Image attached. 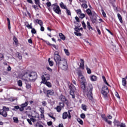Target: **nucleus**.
Returning <instances> with one entry per match:
<instances>
[{
	"mask_svg": "<svg viewBox=\"0 0 127 127\" xmlns=\"http://www.w3.org/2000/svg\"><path fill=\"white\" fill-rule=\"evenodd\" d=\"M77 75L78 76V81H80L81 84V88L84 89V94H86L89 100L92 101L93 100V85L89 84L86 88V79H85V77L80 71L77 73Z\"/></svg>",
	"mask_w": 127,
	"mask_h": 127,
	"instance_id": "1",
	"label": "nucleus"
},
{
	"mask_svg": "<svg viewBox=\"0 0 127 127\" xmlns=\"http://www.w3.org/2000/svg\"><path fill=\"white\" fill-rule=\"evenodd\" d=\"M54 59L57 65H58L59 67L66 71L68 69V64H67V61L65 59L62 60L61 57L59 55L58 51H55L54 53Z\"/></svg>",
	"mask_w": 127,
	"mask_h": 127,
	"instance_id": "2",
	"label": "nucleus"
},
{
	"mask_svg": "<svg viewBox=\"0 0 127 127\" xmlns=\"http://www.w3.org/2000/svg\"><path fill=\"white\" fill-rule=\"evenodd\" d=\"M24 80H29L30 82H33L37 79V74L35 72L28 71L22 76Z\"/></svg>",
	"mask_w": 127,
	"mask_h": 127,
	"instance_id": "3",
	"label": "nucleus"
},
{
	"mask_svg": "<svg viewBox=\"0 0 127 127\" xmlns=\"http://www.w3.org/2000/svg\"><path fill=\"white\" fill-rule=\"evenodd\" d=\"M9 111V108L3 106L2 109H0V115L3 117V118H6L7 117V112Z\"/></svg>",
	"mask_w": 127,
	"mask_h": 127,
	"instance_id": "4",
	"label": "nucleus"
},
{
	"mask_svg": "<svg viewBox=\"0 0 127 127\" xmlns=\"http://www.w3.org/2000/svg\"><path fill=\"white\" fill-rule=\"evenodd\" d=\"M70 89V94L72 96V99H75V92H76V87L73 84L68 86Z\"/></svg>",
	"mask_w": 127,
	"mask_h": 127,
	"instance_id": "5",
	"label": "nucleus"
},
{
	"mask_svg": "<svg viewBox=\"0 0 127 127\" xmlns=\"http://www.w3.org/2000/svg\"><path fill=\"white\" fill-rule=\"evenodd\" d=\"M108 93H109V89L108 88V86H103L102 88L101 94H102L104 97L106 98L108 96Z\"/></svg>",
	"mask_w": 127,
	"mask_h": 127,
	"instance_id": "6",
	"label": "nucleus"
},
{
	"mask_svg": "<svg viewBox=\"0 0 127 127\" xmlns=\"http://www.w3.org/2000/svg\"><path fill=\"white\" fill-rule=\"evenodd\" d=\"M50 80V75L47 74L46 73H44L42 76V82H45Z\"/></svg>",
	"mask_w": 127,
	"mask_h": 127,
	"instance_id": "7",
	"label": "nucleus"
},
{
	"mask_svg": "<svg viewBox=\"0 0 127 127\" xmlns=\"http://www.w3.org/2000/svg\"><path fill=\"white\" fill-rule=\"evenodd\" d=\"M54 6L53 7V10L54 12H56V13H57V14H60V13L61 12V10L60 9V7H59V5L53 4Z\"/></svg>",
	"mask_w": 127,
	"mask_h": 127,
	"instance_id": "8",
	"label": "nucleus"
},
{
	"mask_svg": "<svg viewBox=\"0 0 127 127\" xmlns=\"http://www.w3.org/2000/svg\"><path fill=\"white\" fill-rule=\"evenodd\" d=\"M60 100L63 102V103H65V104H67L68 101L66 99V97L64 96V95H61L59 97Z\"/></svg>",
	"mask_w": 127,
	"mask_h": 127,
	"instance_id": "9",
	"label": "nucleus"
},
{
	"mask_svg": "<svg viewBox=\"0 0 127 127\" xmlns=\"http://www.w3.org/2000/svg\"><path fill=\"white\" fill-rule=\"evenodd\" d=\"M34 23H38L40 26H42L43 25V23L42 22V21L41 20H39L38 19H35L34 20Z\"/></svg>",
	"mask_w": 127,
	"mask_h": 127,
	"instance_id": "10",
	"label": "nucleus"
},
{
	"mask_svg": "<svg viewBox=\"0 0 127 127\" xmlns=\"http://www.w3.org/2000/svg\"><path fill=\"white\" fill-rule=\"evenodd\" d=\"M47 97L49 96H53L54 95V91L53 90H49L47 91Z\"/></svg>",
	"mask_w": 127,
	"mask_h": 127,
	"instance_id": "11",
	"label": "nucleus"
},
{
	"mask_svg": "<svg viewBox=\"0 0 127 127\" xmlns=\"http://www.w3.org/2000/svg\"><path fill=\"white\" fill-rule=\"evenodd\" d=\"M90 78L92 82H96V81H97V76L95 75H92L90 76Z\"/></svg>",
	"mask_w": 127,
	"mask_h": 127,
	"instance_id": "12",
	"label": "nucleus"
},
{
	"mask_svg": "<svg viewBox=\"0 0 127 127\" xmlns=\"http://www.w3.org/2000/svg\"><path fill=\"white\" fill-rule=\"evenodd\" d=\"M84 60L80 59V64L79 67L81 69H84V68L85 67V65H84Z\"/></svg>",
	"mask_w": 127,
	"mask_h": 127,
	"instance_id": "13",
	"label": "nucleus"
},
{
	"mask_svg": "<svg viewBox=\"0 0 127 127\" xmlns=\"http://www.w3.org/2000/svg\"><path fill=\"white\" fill-rule=\"evenodd\" d=\"M42 83H43V84H45V85H46V86H47V87H48L49 88H51L52 87L51 83H50V82L46 81H43L42 82Z\"/></svg>",
	"mask_w": 127,
	"mask_h": 127,
	"instance_id": "14",
	"label": "nucleus"
},
{
	"mask_svg": "<svg viewBox=\"0 0 127 127\" xmlns=\"http://www.w3.org/2000/svg\"><path fill=\"white\" fill-rule=\"evenodd\" d=\"M60 6H61V7L62 8H63V9H67V8L66 5L64 4V3H63L62 2L60 4Z\"/></svg>",
	"mask_w": 127,
	"mask_h": 127,
	"instance_id": "15",
	"label": "nucleus"
},
{
	"mask_svg": "<svg viewBox=\"0 0 127 127\" xmlns=\"http://www.w3.org/2000/svg\"><path fill=\"white\" fill-rule=\"evenodd\" d=\"M67 118H68V113H67L66 112H64L63 114V120H66V119H67Z\"/></svg>",
	"mask_w": 127,
	"mask_h": 127,
	"instance_id": "16",
	"label": "nucleus"
},
{
	"mask_svg": "<svg viewBox=\"0 0 127 127\" xmlns=\"http://www.w3.org/2000/svg\"><path fill=\"white\" fill-rule=\"evenodd\" d=\"M97 16H94L91 19V21L92 22V23H96L97 21Z\"/></svg>",
	"mask_w": 127,
	"mask_h": 127,
	"instance_id": "17",
	"label": "nucleus"
},
{
	"mask_svg": "<svg viewBox=\"0 0 127 127\" xmlns=\"http://www.w3.org/2000/svg\"><path fill=\"white\" fill-rule=\"evenodd\" d=\"M117 16H118V19H119L120 22L121 23H123V18L122 17V15H121V14L118 13Z\"/></svg>",
	"mask_w": 127,
	"mask_h": 127,
	"instance_id": "18",
	"label": "nucleus"
},
{
	"mask_svg": "<svg viewBox=\"0 0 127 127\" xmlns=\"http://www.w3.org/2000/svg\"><path fill=\"white\" fill-rule=\"evenodd\" d=\"M59 36L61 39H62V40H65V36L63 34H62V33H60Z\"/></svg>",
	"mask_w": 127,
	"mask_h": 127,
	"instance_id": "19",
	"label": "nucleus"
},
{
	"mask_svg": "<svg viewBox=\"0 0 127 127\" xmlns=\"http://www.w3.org/2000/svg\"><path fill=\"white\" fill-rule=\"evenodd\" d=\"M86 13H87L89 16H91V15H92V11H91V9L88 8L86 10Z\"/></svg>",
	"mask_w": 127,
	"mask_h": 127,
	"instance_id": "20",
	"label": "nucleus"
},
{
	"mask_svg": "<svg viewBox=\"0 0 127 127\" xmlns=\"http://www.w3.org/2000/svg\"><path fill=\"white\" fill-rule=\"evenodd\" d=\"M87 28H88V29H91L92 30H94V29L93 28V27H92V26H91V24H90V22L87 21Z\"/></svg>",
	"mask_w": 127,
	"mask_h": 127,
	"instance_id": "21",
	"label": "nucleus"
},
{
	"mask_svg": "<svg viewBox=\"0 0 127 127\" xmlns=\"http://www.w3.org/2000/svg\"><path fill=\"white\" fill-rule=\"evenodd\" d=\"M104 120L106 122V123H108L109 125H112V121L108 120V118H103Z\"/></svg>",
	"mask_w": 127,
	"mask_h": 127,
	"instance_id": "22",
	"label": "nucleus"
},
{
	"mask_svg": "<svg viewBox=\"0 0 127 127\" xmlns=\"http://www.w3.org/2000/svg\"><path fill=\"white\" fill-rule=\"evenodd\" d=\"M28 105V101H27L23 103L22 104H21L20 106L23 108H25V107H27Z\"/></svg>",
	"mask_w": 127,
	"mask_h": 127,
	"instance_id": "23",
	"label": "nucleus"
},
{
	"mask_svg": "<svg viewBox=\"0 0 127 127\" xmlns=\"http://www.w3.org/2000/svg\"><path fill=\"white\" fill-rule=\"evenodd\" d=\"M48 61H49V64L50 66L52 67V66H53V65H54V63L53 62V61H50V58H49Z\"/></svg>",
	"mask_w": 127,
	"mask_h": 127,
	"instance_id": "24",
	"label": "nucleus"
},
{
	"mask_svg": "<svg viewBox=\"0 0 127 127\" xmlns=\"http://www.w3.org/2000/svg\"><path fill=\"white\" fill-rule=\"evenodd\" d=\"M86 69L87 72V74H91L92 73V70H91L90 68L88 67V66H86Z\"/></svg>",
	"mask_w": 127,
	"mask_h": 127,
	"instance_id": "25",
	"label": "nucleus"
},
{
	"mask_svg": "<svg viewBox=\"0 0 127 127\" xmlns=\"http://www.w3.org/2000/svg\"><path fill=\"white\" fill-rule=\"evenodd\" d=\"M102 79L104 82V83L107 85V86H109V83H108V82H107V79H106V77H105V76H102Z\"/></svg>",
	"mask_w": 127,
	"mask_h": 127,
	"instance_id": "26",
	"label": "nucleus"
},
{
	"mask_svg": "<svg viewBox=\"0 0 127 127\" xmlns=\"http://www.w3.org/2000/svg\"><path fill=\"white\" fill-rule=\"evenodd\" d=\"M35 4L38 5L40 7V0H34Z\"/></svg>",
	"mask_w": 127,
	"mask_h": 127,
	"instance_id": "27",
	"label": "nucleus"
},
{
	"mask_svg": "<svg viewBox=\"0 0 127 127\" xmlns=\"http://www.w3.org/2000/svg\"><path fill=\"white\" fill-rule=\"evenodd\" d=\"M17 57L19 60H21L22 59V56H21V54L19 53H17Z\"/></svg>",
	"mask_w": 127,
	"mask_h": 127,
	"instance_id": "28",
	"label": "nucleus"
},
{
	"mask_svg": "<svg viewBox=\"0 0 127 127\" xmlns=\"http://www.w3.org/2000/svg\"><path fill=\"white\" fill-rule=\"evenodd\" d=\"M77 121L78 123H79V124H80V125H84V122H83V121L81 120V119L78 118L77 119Z\"/></svg>",
	"mask_w": 127,
	"mask_h": 127,
	"instance_id": "29",
	"label": "nucleus"
},
{
	"mask_svg": "<svg viewBox=\"0 0 127 127\" xmlns=\"http://www.w3.org/2000/svg\"><path fill=\"white\" fill-rule=\"evenodd\" d=\"M122 85L124 87L127 86V80H125V79H122Z\"/></svg>",
	"mask_w": 127,
	"mask_h": 127,
	"instance_id": "30",
	"label": "nucleus"
},
{
	"mask_svg": "<svg viewBox=\"0 0 127 127\" xmlns=\"http://www.w3.org/2000/svg\"><path fill=\"white\" fill-rule=\"evenodd\" d=\"M14 123L16 124H18V118L17 117H13V118Z\"/></svg>",
	"mask_w": 127,
	"mask_h": 127,
	"instance_id": "31",
	"label": "nucleus"
},
{
	"mask_svg": "<svg viewBox=\"0 0 127 127\" xmlns=\"http://www.w3.org/2000/svg\"><path fill=\"white\" fill-rule=\"evenodd\" d=\"M7 21L8 22V28L10 29V20H9V18H7Z\"/></svg>",
	"mask_w": 127,
	"mask_h": 127,
	"instance_id": "32",
	"label": "nucleus"
},
{
	"mask_svg": "<svg viewBox=\"0 0 127 127\" xmlns=\"http://www.w3.org/2000/svg\"><path fill=\"white\" fill-rule=\"evenodd\" d=\"M13 40L14 42H15L16 45L18 44V41L17 40V38H16V37H14L13 39Z\"/></svg>",
	"mask_w": 127,
	"mask_h": 127,
	"instance_id": "33",
	"label": "nucleus"
},
{
	"mask_svg": "<svg viewBox=\"0 0 127 127\" xmlns=\"http://www.w3.org/2000/svg\"><path fill=\"white\" fill-rule=\"evenodd\" d=\"M64 52L67 56H69V55H70V53H69V51H68V50L64 49Z\"/></svg>",
	"mask_w": 127,
	"mask_h": 127,
	"instance_id": "34",
	"label": "nucleus"
},
{
	"mask_svg": "<svg viewBox=\"0 0 127 127\" xmlns=\"http://www.w3.org/2000/svg\"><path fill=\"white\" fill-rule=\"evenodd\" d=\"M82 110H83V111H85L86 112V111H87V106L85 105L84 104H82V107H81Z\"/></svg>",
	"mask_w": 127,
	"mask_h": 127,
	"instance_id": "35",
	"label": "nucleus"
},
{
	"mask_svg": "<svg viewBox=\"0 0 127 127\" xmlns=\"http://www.w3.org/2000/svg\"><path fill=\"white\" fill-rule=\"evenodd\" d=\"M35 118H36V116H32V118L30 119L31 121H32L33 123H35L36 122Z\"/></svg>",
	"mask_w": 127,
	"mask_h": 127,
	"instance_id": "36",
	"label": "nucleus"
},
{
	"mask_svg": "<svg viewBox=\"0 0 127 127\" xmlns=\"http://www.w3.org/2000/svg\"><path fill=\"white\" fill-rule=\"evenodd\" d=\"M17 85L19 87H21L22 86V81L21 80H18L17 81Z\"/></svg>",
	"mask_w": 127,
	"mask_h": 127,
	"instance_id": "37",
	"label": "nucleus"
},
{
	"mask_svg": "<svg viewBox=\"0 0 127 127\" xmlns=\"http://www.w3.org/2000/svg\"><path fill=\"white\" fill-rule=\"evenodd\" d=\"M65 10L66 14H67V15H71V11H70V10L68 9V8H66V9H65Z\"/></svg>",
	"mask_w": 127,
	"mask_h": 127,
	"instance_id": "38",
	"label": "nucleus"
},
{
	"mask_svg": "<svg viewBox=\"0 0 127 127\" xmlns=\"http://www.w3.org/2000/svg\"><path fill=\"white\" fill-rule=\"evenodd\" d=\"M85 14L82 13L79 15H78L79 17H80V18H81V19L84 18V17H85Z\"/></svg>",
	"mask_w": 127,
	"mask_h": 127,
	"instance_id": "39",
	"label": "nucleus"
},
{
	"mask_svg": "<svg viewBox=\"0 0 127 127\" xmlns=\"http://www.w3.org/2000/svg\"><path fill=\"white\" fill-rule=\"evenodd\" d=\"M56 110H57V112H58V113H60V112H61L62 109L60 106H58L57 107Z\"/></svg>",
	"mask_w": 127,
	"mask_h": 127,
	"instance_id": "40",
	"label": "nucleus"
},
{
	"mask_svg": "<svg viewBox=\"0 0 127 127\" xmlns=\"http://www.w3.org/2000/svg\"><path fill=\"white\" fill-rule=\"evenodd\" d=\"M32 23H30V24H28L26 25V27H27V28H28L29 29H32Z\"/></svg>",
	"mask_w": 127,
	"mask_h": 127,
	"instance_id": "41",
	"label": "nucleus"
},
{
	"mask_svg": "<svg viewBox=\"0 0 127 127\" xmlns=\"http://www.w3.org/2000/svg\"><path fill=\"white\" fill-rule=\"evenodd\" d=\"M76 12L77 13V14L78 15H79L80 14H81L82 13V10H81V9H79L76 11Z\"/></svg>",
	"mask_w": 127,
	"mask_h": 127,
	"instance_id": "42",
	"label": "nucleus"
},
{
	"mask_svg": "<svg viewBox=\"0 0 127 127\" xmlns=\"http://www.w3.org/2000/svg\"><path fill=\"white\" fill-rule=\"evenodd\" d=\"M74 34L76 36H82V34L81 33H78V32H74Z\"/></svg>",
	"mask_w": 127,
	"mask_h": 127,
	"instance_id": "43",
	"label": "nucleus"
},
{
	"mask_svg": "<svg viewBox=\"0 0 127 127\" xmlns=\"http://www.w3.org/2000/svg\"><path fill=\"white\" fill-rule=\"evenodd\" d=\"M31 33L32 34H36V30L34 28H32Z\"/></svg>",
	"mask_w": 127,
	"mask_h": 127,
	"instance_id": "44",
	"label": "nucleus"
},
{
	"mask_svg": "<svg viewBox=\"0 0 127 127\" xmlns=\"http://www.w3.org/2000/svg\"><path fill=\"white\" fill-rule=\"evenodd\" d=\"M71 112H72V110H68V119H71Z\"/></svg>",
	"mask_w": 127,
	"mask_h": 127,
	"instance_id": "45",
	"label": "nucleus"
},
{
	"mask_svg": "<svg viewBox=\"0 0 127 127\" xmlns=\"http://www.w3.org/2000/svg\"><path fill=\"white\" fill-rule=\"evenodd\" d=\"M81 6L83 8H87L88 7V5H87V4H82Z\"/></svg>",
	"mask_w": 127,
	"mask_h": 127,
	"instance_id": "46",
	"label": "nucleus"
},
{
	"mask_svg": "<svg viewBox=\"0 0 127 127\" xmlns=\"http://www.w3.org/2000/svg\"><path fill=\"white\" fill-rule=\"evenodd\" d=\"M102 13L104 17H107V14H106V12L104 10H102Z\"/></svg>",
	"mask_w": 127,
	"mask_h": 127,
	"instance_id": "47",
	"label": "nucleus"
},
{
	"mask_svg": "<svg viewBox=\"0 0 127 127\" xmlns=\"http://www.w3.org/2000/svg\"><path fill=\"white\" fill-rule=\"evenodd\" d=\"M4 58V56H3V54L0 53V61L2 60Z\"/></svg>",
	"mask_w": 127,
	"mask_h": 127,
	"instance_id": "48",
	"label": "nucleus"
},
{
	"mask_svg": "<svg viewBox=\"0 0 127 127\" xmlns=\"http://www.w3.org/2000/svg\"><path fill=\"white\" fill-rule=\"evenodd\" d=\"M15 109H16V110H19V106H14V108H13L12 110L13 111H15Z\"/></svg>",
	"mask_w": 127,
	"mask_h": 127,
	"instance_id": "49",
	"label": "nucleus"
},
{
	"mask_svg": "<svg viewBox=\"0 0 127 127\" xmlns=\"http://www.w3.org/2000/svg\"><path fill=\"white\" fill-rule=\"evenodd\" d=\"M82 25L84 29H86V24L85 23V22H82Z\"/></svg>",
	"mask_w": 127,
	"mask_h": 127,
	"instance_id": "50",
	"label": "nucleus"
},
{
	"mask_svg": "<svg viewBox=\"0 0 127 127\" xmlns=\"http://www.w3.org/2000/svg\"><path fill=\"white\" fill-rule=\"evenodd\" d=\"M27 121L29 124V125H30L31 126L32 125V123L31 122V119L30 120L29 119H27Z\"/></svg>",
	"mask_w": 127,
	"mask_h": 127,
	"instance_id": "51",
	"label": "nucleus"
},
{
	"mask_svg": "<svg viewBox=\"0 0 127 127\" xmlns=\"http://www.w3.org/2000/svg\"><path fill=\"white\" fill-rule=\"evenodd\" d=\"M64 102H62V103L60 102V107L61 108H64Z\"/></svg>",
	"mask_w": 127,
	"mask_h": 127,
	"instance_id": "52",
	"label": "nucleus"
},
{
	"mask_svg": "<svg viewBox=\"0 0 127 127\" xmlns=\"http://www.w3.org/2000/svg\"><path fill=\"white\" fill-rule=\"evenodd\" d=\"M26 87L27 89H30V88H31V85L29 84H26Z\"/></svg>",
	"mask_w": 127,
	"mask_h": 127,
	"instance_id": "53",
	"label": "nucleus"
},
{
	"mask_svg": "<svg viewBox=\"0 0 127 127\" xmlns=\"http://www.w3.org/2000/svg\"><path fill=\"white\" fill-rule=\"evenodd\" d=\"M19 110L20 112H23V111H24V108L22 107V106H21V107H19Z\"/></svg>",
	"mask_w": 127,
	"mask_h": 127,
	"instance_id": "54",
	"label": "nucleus"
},
{
	"mask_svg": "<svg viewBox=\"0 0 127 127\" xmlns=\"http://www.w3.org/2000/svg\"><path fill=\"white\" fill-rule=\"evenodd\" d=\"M46 4L47 6H48V7H49L50 6H51V2H47Z\"/></svg>",
	"mask_w": 127,
	"mask_h": 127,
	"instance_id": "55",
	"label": "nucleus"
},
{
	"mask_svg": "<svg viewBox=\"0 0 127 127\" xmlns=\"http://www.w3.org/2000/svg\"><path fill=\"white\" fill-rule=\"evenodd\" d=\"M85 114L82 113L80 115V118H81V119H85Z\"/></svg>",
	"mask_w": 127,
	"mask_h": 127,
	"instance_id": "56",
	"label": "nucleus"
},
{
	"mask_svg": "<svg viewBox=\"0 0 127 127\" xmlns=\"http://www.w3.org/2000/svg\"><path fill=\"white\" fill-rule=\"evenodd\" d=\"M96 29H97V31L98 33V34H99V35L101 34V30H100V29H99V28H98V27H96Z\"/></svg>",
	"mask_w": 127,
	"mask_h": 127,
	"instance_id": "57",
	"label": "nucleus"
},
{
	"mask_svg": "<svg viewBox=\"0 0 127 127\" xmlns=\"http://www.w3.org/2000/svg\"><path fill=\"white\" fill-rule=\"evenodd\" d=\"M74 30L76 31V32H79L80 31V29H79L78 27H76L74 28Z\"/></svg>",
	"mask_w": 127,
	"mask_h": 127,
	"instance_id": "58",
	"label": "nucleus"
},
{
	"mask_svg": "<svg viewBox=\"0 0 127 127\" xmlns=\"http://www.w3.org/2000/svg\"><path fill=\"white\" fill-rule=\"evenodd\" d=\"M27 1L29 3H31V4H33V1H32V0H27Z\"/></svg>",
	"mask_w": 127,
	"mask_h": 127,
	"instance_id": "59",
	"label": "nucleus"
},
{
	"mask_svg": "<svg viewBox=\"0 0 127 127\" xmlns=\"http://www.w3.org/2000/svg\"><path fill=\"white\" fill-rule=\"evenodd\" d=\"M42 104L43 106H46V105H47V103L46 102V101H43L42 102Z\"/></svg>",
	"mask_w": 127,
	"mask_h": 127,
	"instance_id": "60",
	"label": "nucleus"
},
{
	"mask_svg": "<svg viewBox=\"0 0 127 127\" xmlns=\"http://www.w3.org/2000/svg\"><path fill=\"white\" fill-rule=\"evenodd\" d=\"M75 20H76V21H77V22H80V19H79V17L76 16V17H75Z\"/></svg>",
	"mask_w": 127,
	"mask_h": 127,
	"instance_id": "61",
	"label": "nucleus"
},
{
	"mask_svg": "<svg viewBox=\"0 0 127 127\" xmlns=\"http://www.w3.org/2000/svg\"><path fill=\"white\" fill-rule=\"evenodd\" d=\"M47 125H48V126H49V127H50V126H52V122L50 121V122H48Z\"/></svg>",
	"mask_w": 127,
	"mask_h": 127,
	"instance_id": "62",
	"label": "nucleus"
},
{
	"mask_svg": "<svg viewBox=\"0 0 127 127\" xmlns=\"http://www.w3.org/2000/svg\"><path fill=\"white\" fill-rule=\"evenodd\" d=\"M49 117H50V118H51V119H53V120H55V117H53V116L51 115L50 114H48Z\"/></svg>",
	"mask_w": 127,
	"mask_h": 127,
	"instance_id": "63",
	"label": "nucleus"
},
{
	"mask_svg": "<svg viewBox=\"0 0 127 127\" xmlns=\"http://www.w3.org/2000/svg\"><path fill=\"white\" fill-rule=\"evenodd\" d=\"M120 127H126V124H121L120 125Z\"/></svg>",
	"mask_w": 127,
	"mask_h": 127,
	"instance_id": "64",
	"label": "nucleus"
}]
</instances>
